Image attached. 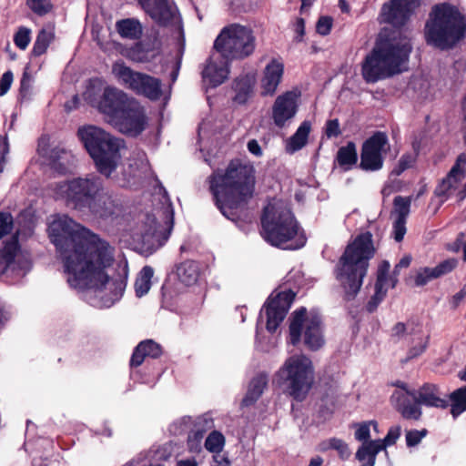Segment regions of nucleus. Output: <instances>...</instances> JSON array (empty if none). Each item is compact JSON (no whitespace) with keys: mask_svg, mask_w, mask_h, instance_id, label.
<instances>
[{"mask_svg":"<svg viewBox=\"0 0 466 466\" xmlns=\"http://www.w3.org/2000/svg\"><path fill=\"white\" fill-rule=\"evenodd\" d=\"M128 274L127 261L116 262L115 248L104 241L66 274L71 288L94 289L104 307H110L123 295Z\"/></svg>","mask_w":466,"mask_h":466,"instance_id":"f257e3e1","label":"nucleus"},{"mask_svg":"<svg viewBox=\"0 0 466 466\" xmlns=\"http://www.w3.org/2000/svg\"><path fill=\"white\" fill-rule=\"evenodd\" d=\"M254 167L239 159L229 162L224 171L209 177V188L221 213L228 219L237 220L252 198L256 177Z\"/></svg>","mask_w":466,"mask_h":466,"instance_id":"f03ea898","label":"nucleus"},{"mask_svg":"<svg viewBox=\"0 0 466 466\" xmlns=\"http://www.w3.org/2000/svg\"><path fill=\"white\" fill-rule=\"evenodd\" d=\"M49 237L67 274L105 241L67 216H56L49 224Z\"/></svg>","mask_w":466,"mask_h":466,"instance_id":"7ed1b4c3","label":"nucleus"},{"mask_svg":"<svg viewBox=\"0 0 466 466\" xmlns=\"http://www.w3.org/2000/svg\"><path fill=\"white\" fill-rule=\"evenodd\" d=\"M427 44L441 50L452 48L466 36V18L448 3L431 7L424 28Z\"/></svg>","mask_w":466,"mask_h":466,"instance_id":"20e7f679","label":"nucleus"},{"mask_svg":"<svg viewBox=\"0 0 466 466\" xmlns=\"http://www.w3.org/2000/svg\"><path fill=\"white\" fill-rule=\"evenodd\" d=\"M375 248L370 232L360 234L349 244L337 266V279L344 288L348 299L354 298L362 285L369 260Z\"/></svg>","mask_w":466,"mask_h":466,"instance_id":"39448f33","label":"nucleus"},{"mask_svg":"<svg viewBox=\"0 0 466 466\" xmlns=\"http://www.w3.org/2000/svg\"><path fill=\"white\" fill-rule=\"evenodd\" d=\"M262 234L272 246L284 249H297L304 246L302 237L298 236L299 226L287 204L277 201L268 204L261 218Z\"/></svg>","mask_w":466,"mask_h":466,"instance_id":"423d86ee","label":"nucleus"},{"mask_svg":"<svg viewBox=\"0 0 466 466\" xmlns=\"http://www.w3.org/2000/svg\"><path fill=\"white\" fill-rule=\"evenodd\" d=\"M77 135L94 160L96 170L109 177L120 163L124 141L92 125L79 127Z\"/></svg>","mask_w":466,"mask_h":466,"instance_id":"0eeeda50","label":"nucleus"},{"mask_svg":"<svg viewBox=\"0 0 466 466\" xmlns=\"http://www.w3.org/2000/svg\"><path fill=\"white\" fill-rule=\"evenodd\" d=\"M278 383L297 400H303L314 381V369L311 360L305 355L288 358L276 374Z\"/></svg>","mask_w":466,"mask_h":466,"instance_id":"6e6552de","label":"nucleus"},{"mask_svg":"<svg viewBox=\"0 0 466 466\" xmlns=\"http://www.w3.org/2000/svg\"><path fill=\"white\" fill-rule=\"evenodd\" d=\"M214 48L228 59H243L253 54L256 36L251 27L234 23L222 28Z\"/></svg>","mask_w":466,"mask_h":466,"instance_id":"1a4fd4ad","label":"nucleus"},{"mask_svg":"<svg viewBox=\"0 0 466 466\" xmlns=\"http://www.w3.org/2000/svg\"><path fill=\"white\" fill-rule=\"evenodd\" d=\"M112 74L121 85L137 95L150 100H158L162 96V81L159 78L134 71L119 61L113 64Z\"/></svg>","mask_w":466,"mask_h":466,"instance_id":"9d476101","label":"nucleus"},{"mask_svg":"<svg viewBox=\"0 0 466 466\" xmlns=\"http://www.w3.org/2000/svg\"><path fill=\"white\" fill-rule=\"evenodd\" d=\"M103 184L100 177L91 174L84 177L73 178L57 187L68 204L79 211L86 212L95 196L102 191Z\"/></svg>","mask_w":466,"mask_h":466,"instance_id":"9b49d317","label":"nucleus"},{"mask_svg":"<svg viewBox=\"0 0 466 466\" xmlns=\"http://www.w3.org/2000/svg\"><path fill=\"white\" fill-rule=\"evenodd\" d=\"M305 308L295 311L289 325L290 341L293 345L297 344L304 330V343L310 350H319L324 344V339L321 329V320L319 315L310 314L306 317Z\"/></svg>","mask_w":466,"mask_h":466,"instance_id":"f8f14e48","label":"nucleus"},{"mask_svg":"<svg viewBox=\"0 0 466 466\" xmlns=\"http://www.w3.org/2000/svg\"><path fill=\"white\" fill-rule=\"evenodd\" d=\"M172 228L173 212L169 207L147 214L142 233L143 244L148 249H157L167 240Z\"/></svg>","mask_w":466,"mask_h":466,"instance_id":"ddd939ff","label":"nucleus"},{"mask_svg":"<svg viewBox=\"0 0 466 466\" xmlns=\"http://www.w3.org/2000/svg\"><path fill=\"white\" fill-rule=\"evenodd\" d=\"M411 45L403 40L396 46L386 48L380 40V78L391 76L406 70Z\"/></svg>","mask_w":466,"mask_h":466,"instance_id":"4468645a","label":"nucleus"},{"mask_svg":"<svg viewBox=\"0 0 466 466\" xmlns=\"http://www.w3.org/2000/svg\"><path fill=\"white\" fill-rule=\"evenodd\" d=\"M147 124L144 107L139 102L133 98L126 108L115 118L112 119V125L121 133L137 137L141 134Z\"/></svg>","mask_w":466,"mask_h":466,"instance_id":"2eb2a0df","label":"nucleus"},{"mask_svg":"<svg viewBox=\"0 0 466 466\" xmlns=\"http://www.w3.org/2000/svg\"><path fill=\"white\" fill-rule=\"evenodd\" d=\"M466 175V155L461 154L458 157L454 166L449 173L437 185L434 195L440 199V205L452 197H456L460 201V191L461 189V181Z\"/></svg>","mask_w":466,"mask_h":466,"instance_id":"dca6fc26","label":"nucleus"},{"mask_svg":"<svg viewBox=\"0 0 466 466\" xmlns=\"http://www.w3.org/2000/svg\"><path fill=\"white\" fill-rule=\"evenodd\" d=\"M397 387L390 397L392 406L402 418L418 420L422 411L417 400L416 390L408 388L405 383H398Z\"/></svg>","mask_w":466,"mask_h":466,"instance_id":"f3484780","label":"nucleus"},{"mask_svg":"<svg viewBox=\"0 0 466 466\" xmlns=\"http://www.w3.org/2000/svg\"><path fill=\"white\" fill-rule=\"evenodd\" d=\"M86 212L103 220H114L121 215L122 205L116 196L103 187L92 199Z\"/></svg>","mask_w":466,"mask_h":466,"instance_id":"a211bd4d","label":"nucleus"},{"mask_svg":"<svg viewBox=\"0 0 466 466\" xmlns=\"http://www.w3.org/2000/svg\"><path fill=\"white\" fill-rule=\"evenodd\" d=\"M133 98L116 87L106 86L103 91L97 110L105 115L106 121L111 124L112 119L118 116Z\"/></svg>","mask_w":466,"mask_h":466,"instance_id":"6ab92c4d","label":"nucleus"},{"mask_svg":"<svg viewBox=\"0 0 466 466\" xmlns=\"http://www.w3.org/2000/svg\"><path fill=\"white\" fill-rule=\"evenodd\" d=\"M29 269V263L22 261L18 255V241L13 237L0 248V276L4 274L24 275Z\"/></svg>","mask_w":466,"mask_h":466,"instance_id":"aec40b11","label":"nucleus"},{"mask_svg":"<svg viewBox=\"0 0 466 466\" xmlns=\"http://www.w3.org/2000/svg\"><path fill=\"white\" fill-rule=\"evenodd\" d=\"M421 0H390L383 5L385 20L394 26L404 25L420 6Z\"/></svg>","mask_w":466,"mask_h":466,"instance_id":"412c9836","label":"nucleus"},{"mask_svg":"<svg viewBox=\"0 0 466 466\" xmlns=\"http://www.w3.org/2000/svg\"><path fill=\"white\" fill-rule=\"evenodd\" d=\"M295 294L291 290L279 292L271 298L266 306L267 329L274 332L285 319L288 310L294 299Z\"/></svg>","mask_w":466,"mask_h":466,"instance_id":"4be33fe9","label":"nucleus"},{"mask_svg":"<svg viewBox=\"0 0 466 466\" xmlns=\"http://www.w3.org/2000/svg\"><path fill=\"white\" fill-rule=\"evenodd\" d=\"M300 93L297 90L287 91L279 96L272 106V119L278 127H283L296 115L297 100Z\"/></svg>","mask_w":466,"mask_h":466,"instance_id":"5701e85b","label":"nucleus"},{"mask_svg":"<svg viewBox=\"0 0 466 466\" xmlns=\"http://www.w3.org/2000/svg\"><path fill=\"white\" fill-rule=\"evenodd\" d=\"M141 8L161 25H168L175 17L176 7L169 0H137Z\"/></svg>","mask_w":466,"mask_h":466,"instance_id":"b1692460","label":"nucleus"},{"mask_svg":"<svg viewBox=\"0 0 466 466\" xmlns=\"http://www.w3.org/2000/svg\"><path fill=\"white\" fill-rule=\"evenodd\" d=\"M410 203L411 197L398 196L394 198L393 210L391 211V218L393 219L392 234L397 242L401 241L406 234V221L410 214Z\"/></svg>","mask_w":466,"mask_h":466,"instance_id":"393cba45","label":"nucleus"},{"mask_svg":"<svg viewBox=\"0 0 466 466\" xmlns=\"http://www.w3.org/2000/svg\"><path fill=\"white\" fill-rule=\"evenodd\" d=\"M226 59L228 58L221 56L218 52L213 53L202 72L204 81L208 82L212 86L221 85L228 75Z\"/></svg>","mask_w":466,"mask_h":466,"instance_id":"a878e982","label":"nucleus"},{"mask_svg":"<svg viewBox=\"0 0 466 466\" xmlns=\"http://www.w3.org/2000/svg\"><path fill=\"white\" fill-rule=\"evenodd\" d=\"M416 394L420 406L440 409H445L449 406L447 394L435 384L425 383L416 390Z\"/></svg>","mask_w":466,"mask_h":466,"instance_id":"bb28decb","label":"nucleus"},{"mask_svg":"<svg viewBox=\"0 0 466 466\" xmlns=\"http://www.w3.org/2000/svg\"><path fill=\"white\" fill-rule=\"evenodd\" d=\"M429 339L430 335L424 330L422 325L416 322L405 337V342L409 347L407 358L414 359L421 355L428 347Z\"/></svg>","mask_w":466,"mask_h":466,"instance_id":"cd10ccee","label":"nucleus"},{"mask_svg":"<svg viewBox=\"0 0 466 466\" xmlns=\"http://www.w3.org/2000/svg\"><path fill=\"white\" fill-rule=\"evenodd\" d=\"M360 167L367 171L379 169V131L363 143Z\"/></svg>","mask_w":466,"mask_h":466,"instance_id":"c85d7f7f","label":"nucleus"},{"mask_svg":"<svg viewBox=\"0 0 466 466\" xmlns=\"http://www.w3.org/2000/svg\"><path fill=\"white\" fill-rule=\"evenodd\" d=\"M284 72V66L277 60H271L264 70L261 80V93L263 96H272L279 85Z\"/></svg>","mask_w":466,"mask_h":466,"instance_id":"c756f323","label":"nucleus"},{"mask_svg":"<svg viewBox=\"0 0 466 466\" xmlns=\"http://www.w3.org/2000/svg\"><path fill=\"white\" fill-rule=\"evenodd\" d=\"M361 75L367 83H376L379 80V38L375 40L372 50L362 62Z\"/></svg>","mask_w":466,"mask_h":466,"instance_id":"7c9ffc66","label":"nucleus"},{"mask_svg":"<svg viewBox=\"0 0 466 466\" xmlns=\"http://www.w3.org/2000/svg\"><path fill=\"white\" fill-rule=\"evenodd\" d=\"M49 160L52 168L56 171L65 174L74 167L75 157L64 147H56L51 149Z\"/></svg>","mask_w":466,"mask_h":466,"instance_id":"2f4dec72","label":"nucleus"},{"mask_svg":"<svg viewBox=\"0 0 466 466\" xmlns=\"http://www.w3.org/2000/svg\"><path fill=\"white\" fill-rule=\"evenodd\" d=\"M411 262L410 256L403 257L399 263L396 265L393 274L387 275V272L390 269V263L386 260L380 261V293L382 289H392L398 282L397 275L399 274V270L401 268H408Z\"/></svg>","mask_w":466,"mask_h":466,"instance_id":"473e14b6","label":"nucleus"},{"mask_svg":"<svg viewBox=\"0 0 466 466\" xmlns=\"http://www.w3.org/2000/svg\"><path fill=\"white\" fill-rule=\"evenodd\" d=\"M116 29L122 38L137 40L142 35L143 29L138 20L127 18L116 23Z\"/></svg>","mask_w":466,"mask_h":466,"instance_id":"72a5a7b5","label":"nucleus"},{"mask_svg":"<svg viewBox=\"0 0 466 466\" xmlns=\"http://www.w3.org/2000/svg\"><path fill=\"white\" fill-rule=\"evenodd\" d=\"M254 84L255 78L253 76L245 75L238 77L234 83L235 100L239 104L245 103L252 94Z\"/></svg>","mask_w":466,"mask_h":466,"instance_id":"f704fd0d","label":"nucleus"},{"mask_svg":"<svg viewBox=\"0 0 466 466\" xmlns=\"http://www.w3.org/2000/svg\"><path fill=\"white\" fill-rule=\"evenodd\" d=\"M310 129V123L309 121H304L299 127L296 133L289 139L287 143V151L294 153L301 149L307 144Z\"/></svg>","mask_w":466,"mask_h":466,"instance_id":"c9c22d12","label":"nucleus"},{"mask_svg":"<svg viewBox=\"0 0 466 466\" xmlns=\"http://www.w3.org/2000/svg\"><path fill=\"white\" fill-rule=\"evenodd\" d=\"M268 383L265 374H258L249 383L246 397L243 399V404L246 406L254 403L263 393Z\"/></svg>","mask_w":466,"mask_h":466,"instance_id":"e433bc0d","label":"nucleus"},{"mask_svg":"<svg viewBox=\"0 0 466 466\" xmlns=\"http://www.w3.org/2000/svg\"><path fill=\"white\" fill-rule=\"evenodd\" d=\"M177 274L181 282L189 286L197 282L199 268L195 261L187 260L177 266Z\"/></svg>","mask_w":466,"mask_h":466,"instance_id":"4c0bfd02","label":"nucleus"},{"mask_svg":"<svg viewBox=\"0 0 466 466\" xmlns=\"http://www.w3.org/2000/svg\"><path fill=\"white\" fill-rule=\"evenodd\" d=\"M106 87V86H104V83L101 79H90L86 89L83 94L84 99L92 106L97 108L98 103L102 100V94Z\"/></svg>","mask_w":466,"mask_h":466,"instance_id":"58836bf2","label":"nucleus"},{"mask_svg":"<svg viewBox=\"0 0 466 466\" xmlns=\"http://www.w3.org/2000/svg\"><path fill=\"white\" fill-rule=\"evenodd\" d=\"M379 452V441H370L369 443H363L356 453V458L362 462L360 466H374L376 455Z\"/></svg>","mask_w":466,"mask_h":466,"instance_id":"ea45409f","label":"nucleus"},{"mask_svg":"<svg viewBox=\"0 0 466 466\" xmlns=\"http://www.w3.org/2000/svg\"><path fill=\"white\" fill-rule=\"evenodd\" d=\"M336 159L345 170L350 169L358 160L356 145L353 142H348L345 147H341L338 150Z\"/></svg>","mask_w":466,"mask_h":466,"instance_id":"a19ab883","label":"nucleus"},{"mask_svg":"<svg viewBox=\"0 0 466 466\" xmlns=\"http://www.w3.org/2000/svg\"><path fill=\"white\" fill-rule=\"evenodd\" d=\"M153 275L154 269L149 266H145L141 269L135 282V290L137 297H142L149 291Z\"/></svg>","mask_w":466,"mask_h":466,"instance_id":"79ce46f5","label":"nucleus"},{"mask_svg":"<svg viewBox=\"0 0 466 466\" xmlns=\"http://www.w3.org/2000/svg\"><path fill=\"white\" fill-rule=\"evenodd\" d=\"M451 412L454 418L466 410V386L461 387L450 394Z\"/></svg>","mask_w":466,"mask_h":466,"instance_id":"37998d69","label":"nucleus"},{"mask_svg":"<svg viewBox=\"0 0 466 466\" xmlns=\"http://www.w3.org/2000/svg\"><path fill=\"white\" fill-rule=\"evenodd\" d=\"M54 38V34L52 31H47L46 29H42L37 37H36V40L34 44V47H33V54L35 56H41L43 55L49 44L51 43V41L53 40Z\"/></svg>","mask_w":466,"mask_h":466,"instance_id":"c03bdc74","label":"nucleus"},{"mask_svg":"<svg viewBox=\"0 0 466 466\" xmlns=\"http://www.w3.org/2000/svg\"><path fill=\"white\" fill-rule=\"evenodd\" d=\"M225 445V438L219 431H213L207 437L205 441V448L213 453H218L222 451Z\"/></svg>","mask_w":466,"mask_h":466,"instance_id":"a18cd8bd","label":"nucleus"},{"mask_svg":"<svg viewBox=\"0 0 466 466\" xmlns=\"http://www.w3.org/2000/svg\"><path fill=\"white\" fill-rule=\"evenodd\" d=\"M417 153L404 154L391 169L390 176H400L405 170L410 168L414 165Z\"/></svg>","mask_w":466,"mask_h":466,"instance_id":"49530a36","label":"nucleus"},{"mask_svg":"<svg viewBox=\"0 0 466 466\" xmlns=\"http://www.w3.org/2000/svg\"><path fill=\"white\" fill-rule=\"evenodd\" d=\"M438 279L433 268L423 267L420 268L414 276V283L417 287L427 285L433 279Z\"/></svg>","mask_w":466,"mask_h":466,"instance_id":"de8ad7c7","label":"nucleus"},{"mask_svg":"<svg viewBox=\"0 0 466 466\" xmlns=\"http://www.w3.org/2000/svg\"><path fill=\"white\" fill-rule=\"evenodd\" d=\"M415 324V321H408L407 323H396L390 331V336L391 339L394 341L403 339L405 341V337L407 333H410V328L414 327Z\"/></svg>","mask_w":466,"mask_h":466,"instance_id":"09e8293b","label":"nucleus"},{"mask_svg":"<svg viewBox=\"0 0 466 466\" xmlns=\"http://www.w3.org/2000/svg\"><path fill=\"white\" fill-rule=\"evenodd\" d=\"M401 433V427L399 425L392 426L384 439L380 440V451L385 450L387 447L393 445L400 438Z\"/></svg>","mask_w":466,"mask_h":466,"instance_id":"8fccbe9b","label":"nucleus"},{"mask_svg":"<svg viewBox=\"0 0 466 466\" xmlns=\"http://www.w3.org/2000/svg\"><path fill=\"white\" fill-rule=\"evenodd\" d=\"M329 445L331 449L336 450L338 451L339 457L342 460L348 459L351 454V451L349 449L348 444L340 439H329Z\"/></svg>","mask_w":466,"mask_h":466,"instance_id":"3c124183","label":"nucleus"},{"mask_svg":"<svg viewBox=\"0 0 466 466\" xmlns=\"http://www.w3.org/2000/svg\"><path fill=\"white\" fill-rule=\"evenodd\" d=\"M457 264H458L457 259L448 258V259L441 261L435 267H433L437 278L439 279V278L445 276L448 273L451 272L457 267Z\"/></svg>","mask_w":466,"mask_h":466,"instance_id":"603ef678","label":"nucleus"},{"mask_svg":"<svg viewBox=\"0 0 466 466\" xmlns=\"http://www.w3.org/2000/svg\"><path fill=\"white\" fill-rule=\"evenodd\" d=\"M27 5L34 13L39 15L47 14L52 7L50 0H27Z\"/></svg>","mask_w":466,"mask_h":466,"instance_id":"864d4df0","label":"nucleus"},{"mask_svg":"<svg viewBox=\"0 0 466 466\" xmlns=\"http://www.w3.org/2000/svg\"><path fill=\"white\" fill-rule=\"evenodd\" d=\"M204 435L199 431L192 429L187 437V446L190 451L198 452L201 451V441Z\"/></svg>","mask_w":466,"mask_h":466,"instance_id":"5fc2aeb1","label":"nucleus"},{"mask_svg":"<svg viewBox=\"0 0 466 466\" xmlns=\"http://www.w3.org/2000/svg\"><path fill=\"white\" fill-rule=\"evenodd\" d=\"M214 427L215 425L212 417L208 414H204L197 419L193 429L205 434L208 431L212 430Z\"/></svg>","mask_w":466,"mask_h":466,"instance_id":"6e6d98bb","label":"nucleus"},{"mask_svg":"<svg viewBox=\"0 0 466 466\" xmlns=\"http://www.w3.org/2000/svg\"><path fill=\"white\" fill-rule=\"evenodd\" d=\"M14 42L17 47L25 50L30 42V30L26 27H20L14 36Z\"/></svg>","mask_w":466,"mask_h":466,"instance_id":"4d7b16f0","label":"nucleus"},{"mask_svg":"<svg viewBox=\"0 0 466 466\" xmlns=\"http://www.w3.org/2000/svg\"><path fill=\"white\" fill-rule=\"evenodd\" d=\"M13 217L9 213L0 212V238L11 233L13 229Z\"/></svg>","mask_w":466,"mask_h":466,"instance_id":"13d9d810","label":"nucleus"},{"mask_svg":"<svg viewBox=\"0 0 466 466\" xmlns=\"http://www.w3.org/2000/svg\"><path fill=\"white\" fill-rule=\"evenodd\" d=\"M426 430H411L406 432V444L408 447H414L418 445L421 440L426 436Z\"/></svg>","mask_w":466,"mask_h":466,"instance_id":"bf43d9fd","label":"nucleus"},{"mask_svg":"<svg viewBox=\"0 0 466 466\" xmlns=\"http://www.w3.org/2000/svg\"><path fill=\"white\" fill-rule=\"evenodd\" d=\"M140 345H145L144 354H146L147 357L157 358L161 355L160 346L151 339L142 341Z\"/></svg>","mask_w":466,"mask_h":466,"instance_id":"052dcab7","label":"nucleus"},{"mask_svg":"<svg viewBox=\"0 0 466 466\" xmlns=\"http://www.w3.org/2000/svg\"><path fill=\"white\" fill-rule=\"evenodd\" d=\"M370 424L373 425L374 429H377V423L375 421H371ZM355 438L358 441H363V443H369L368 439L370 438V423H364L360 425V427L355 431Z\"/></svg>","mask_w":466,"mask_h":466,"instance_id":"680f3d73","label":"nucleus"},{"mask_svg":"<svg viewBox=\"0 0 466 466\" xmlns=\"http://www.w3.org/2000/svg\"><path fill=\"white\" fill-rule=\"evenodd\" d=\"M332 26V19L329 16H321L316 25L317 32L321 35L329 34Z\"/></svg>","mask_w":466,"mask_h":466,"instance_id":"e2e57ef3","label":"nucleus"},{"mask_svg":"<svg viewBox=\"0 0 466 466\" xmlns=\"http://www.w3.org/2000/svg\"><path fill=\"white\" fill-rule=\"evenodd\" d=\"M145 345H140V343L135 349L133 355L131 357L130 364L131 366L137 367L142 364L145 358L147 357L144 351Z\"/></svg>","mask_w":466,"mask_h":466,"instance_id":"0e129e2a","label":"nucleus"},{"mask_svg":"<svg viewBox=\"0 0 466 466\" xmlns=\"http://www.w3.org/2000/svg\"><path fill=\"white\" fill-rule=\"evenodd\" d=\"M9 153V145L6 137H0V173L5 169L6 156Z\"/></svg>","mask_w":466,"mask_h":466,"instance_id":"69168bd1","label":"nucleus"},{"mask_svg":"<svg viewBox=\"0 0 466 466\" xmlns=\"http://www.w3.org/2000/svg\"><path fill=\"white\" fill-rule=\"evenodd\" d=\"M13 82V74L11 71L5 72L0 79V96H4L9 90Z\"/></svg>","mask_w":466,"mask_h":466,"instance_id":"338daca9","label":"nucleus"},{"mask_svg":"<svg viewBox=\"0 0 466 466\" xmlns=\"http://www.w3.org/2000/svg\"><path fill=\"white\" fill-rule=\"evenodd\" d=\"M340 134L338 119L329 120L326 125V135L328 137H338Z\"/></svg>","mask_w":466,"mask_h":466,"instance_id":"774afa93","label":"nucleus"}]
</instances>
